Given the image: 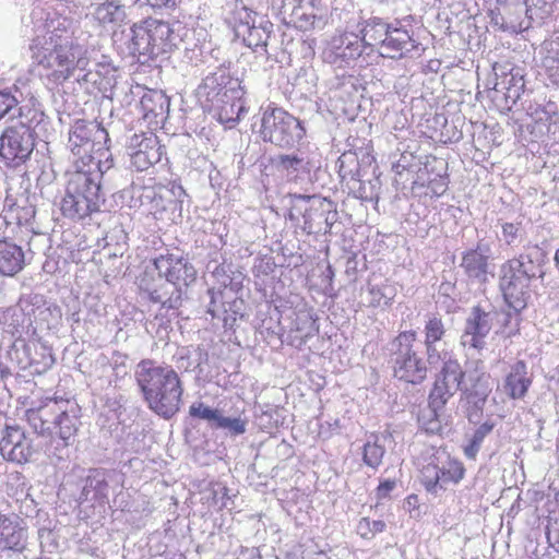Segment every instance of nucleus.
Segmentation results:
<instances>
[{
    "label": "nucleus",
    "instance_id": "nucleus-43",
    "mask_svg": "<svg viewBox=\"0 0 559 559\" xmlns=\"http://www.w3.org/2000/svg\"><path fill=\"white\" fill-rule=\"evenodd\" d=\"M495 424L485 421L475 429L467 443L464 445V454L469 460H475L485 438L492 431Z\"/></svg>",
    "mask_w": 559,
    "mask_h": 559
},
{
    "label": "nucleus",
    "instance_id": "nucleus-47",
    "mask_svg": "<svg viewBox=\"0 0 559 559\" xmlns=\"http://www.w3.org/2000/svg\"><path fill=\"white\" fill-rule=\"evenodd\" d=\"M358 187L354 190V195L364 202H374L379 200L380 180L374 178L369 181L356 180Z\"/></svg>",
    "mask_w": 559,
    "mask_h": 559
},
{
    "label": "nucleus",
    "instance_id": "nucleus-13",
    "mask_svg": "<svg viewBox=\"0 0 559 559\" xmlns=\"http://www.w3.org/2000/svg\"><path fill=\"white\" fill-rule=\"evenodd\" d=\"M473 364L474 369H467L466 380L461 389L466 417L471 423L480 419L485 404L493 389V380L486 372L484 364L480 360Z\"/></svg>",
    "mask_w": 559,
    "mask_h": 559
},
{
    "label": "nucleus",
    "instance_id": "nucleus-63",
    "mask_svg": "<svg viewBox=\"0 0 559 559\" xmlns=\"http://www.w3.org/2000/svg\"><path fill=\"white\" fill-rule=\"evenodd\" d=\"M547 51L555 55V59L559 58V29L555 32L554 37L547 44Z\"/></svg>",
    "mask_w": 559,
    "mask_h": 559
},
{
    "label": "nucleus",
    "instance_id": "nucleus-55",
    "mask_svg": "<svg viewBox=\"0 0 559 559\" xmlns=\"http://www.w3.org/2000/svg\"><path fill=\"white\" fill-rule=\"evenodd\" d=\"M38 539L40 547L51 552L55 548H57V543L55 539V534L50 527L43 526L38 528Z\"/></svg>",
    "mask_w": 559,
    "mask_h": 559
},
{
    "label": "nucleus",
    "instance_id": "nucleus-41",
    "mask_svg": "<svg viewBox=\"0 0 559 559\" xmlns=\"http://www.w3.org/2000/svg\"><path fill=\"white\" fill-rule=\"evenodd\" d=\"M107 144L102 152L91 154V157H86L80 165L76 162V169L82 173H94L99 174V186L102 187V178L112 168V158L108 152Z\"/></svg>",
    "mask_w": 559,
    "mask_h": 559
},
{
    "label": "nucleus",
    "instance_id": "nucleus-25",
    "mask_svg": "<svg viewBox=\"0 0 559 559\" xmlns=\"http://www.w3.org/2000/svg\"><path fill=\"white\" fill-rule=\"evenodd\" d=\"M27 544V526L17 514L0 512V550L23 552Z\"/></svg>",
    "mask_w": 559,
    "mask_h": 559
},
{
    "label": "nucleus",
    "instance_id": "nucleus-52",
    "mask_svg": "<svg viewBox=\"0 0 559 559\" xmlns=\"http://www.w3.org/2000/svg\"><path fill=\"white\" fill-rule=\"evenodd\" d=\"M229 272L230 265H218L213 271V276L225 289L229 287L228 293L233 294L238 288L240 282H235V277H231Z\"/></svg>",
    "mask_w": 559,
    "mask_h": 559
},
{
    "label": "nucleus",
    "instance_id": "nucleus-54",
    "mask_svg": "<svg viewBox=\"0 0 559 559\" xmlns=\"http://www.w3.org/2000/svg\"><path fill=\"white\" fill-rule=\"evenodd\" d=\"M177 368L183 371H189L192 367L197 368L201 361H198L194 366L191 361V350L188 347H182L177 350L174 356Z\"/></svg>",
    "mask_w": 559,
    "mask_h": 559
},
{
    "label": "nucleus",
    "instance_id": "nucleus-14",
    "mask_svg": "<svg viewBox=\"0 0 559 559\" xmlns=\"http://www.w3.org/2000/svg\"><path fill=\"white\" fill-rule=\"evenodd\" d=\"M0 438V453L7 461L24 464L29 462L40 451L39 444L25 429L13 419L4 418Z\"/></svg>",
    "mask_w": 559,
    "mask_h": 559
},
{
    "label": "nucleus",
    "instance_id": "nucleus-29",
    "mask_svg": "<svg viewBox=\"0 0 559 559\" xmlns=\"http://www.w3.org/2000/svg\"><path fill=\"white\" fill-rule=\"evenodd\" d=\"M233 80L224 70L207 74L198 87V96L204 102V106L212 108L225 97L224 94L231 93Z\"/></svg>",
    "mask_w": 559,
    "mask_h": 559
},
{
    "label": "nucleus",
    "instance_id": "nucleus-16",
    "mask_svg": "<svg viewBox=\"0 0 559 559\" xmlns=\"http://www.w3.org/2000/svg\"><path fill=\"white\" fill-rule=\"evenodd\" d=\"M331 211V200L319 195L294 194L288 219L308 235L322 231V217Z\"/></svg>",
    "mask_w": 559,
    "mask_h": 559
},
{
    "label": "nucleus",
    "instance_id": "nucleus-5",
    "mask_svg": "<svg viewBox=\"0 0 559 559\" xmlns=\"http://www.w3.org/2000/svg\"><path fill=\"white\" fill-rule=\"evenodd\" d=\"M40 107L22 105L20 119L8 126L0 135V162L10 168L24 165L35 148V128L44 120Z\"/></svg>",
    "mask_w": 559,
    "mask_h": 559
},
{
    "label": "nucleus",
    "instance_id": "nucleus-18",
    "mask_svg": "<svg viewBox=\"0 0 559 559\" xmlns=\"http://www.w3.org/2000/svg\"><path fill=\"white\" fill-rule=\"evenodd\" d=\"M139 288L155 304H160L162 309L176 311L182 304V288L162 276L154 277L148 270L139 280Z\"/></svg>",
    "mask_w": 559,
    "mask_h": 559
},
{
    "label": "nucleus",
    "instance_id": "nucleus-12",
    "mask_svg": "<svg viewBox=\"0 0 559 559\" xmlns=\"http://www.w3.org/2000/svg\"><path fill=\"white\" fill-rule=\"evenodd\" d=\"M123 483L124 476L117 469L91 468L83 479L78 502L80 504L92 503L104 507L109 503L110 495H116L114 504H117L118 495L122 491Z\"/></svg>",
    "mask_w": 559,
    "mask_h": 559
},
{
    "label": "nucleus",
    "instance_id": "nucleus-6",
    "mask_svg": "<svg viewBox=\"0 0 559 559\" xmlns=\"http://www.w3.org/2000/svg\"><path fill=\"white\" fill-rule=\"evenodd\" d=\"M537 254V247H534L533 251L526 250L500 266L499 288L507 305L518 312L527 305L532 281L542 275Z\"/></svg>",
    "mask_w": 559,
    "mask_h": 559
},
{
    "label": "nucleus",
    "instance_id": "nucleus-46",
    "mask_svg": "<svg viewBox=\"0 0 559 559\" xmlns=\"http://www.w3.org/2000/svg\"><path fill=\"white\" fill-rule=\"evenodd\" d=\"M338 174L342 179H355L359 173V162L356 153L345 152L337 159Z\"/></svg>",
    "mask_w": 559,
    "mask_h": 559
},
{
    "label": "nucleus",
    "instance_id": "nucleus-11",
    "mask_svg": "<svg viewBox=\"0 0 559 559\" xmlns=\"http://www.w3.org/2000/svg\"><path fill=\"white\" fill-rule=\"evenodd\" d=\"M464 474L465 467L461 461L452 457L444 450L438 449L421 467L420 480L428 492L438 495L449 485L459 484L464 478Z\"/></svg>",
    "mask_w": 559,
    "mask_h": 559
},
{
    "label": "nucleus",
    "instance_id": "nucleus-19",
    "mask_svg": "<svg viewBox=\"0 0 559 559\" xmlns=\"http://www.w3.org/2000/svg\"><path fill=\"white\" fill-rule=\"evenodd\" d=\"M131 166L138 171L147 170L157 164L163 154V146L158 138L152 132L134 133L128 141Z\"/></svg>",
    "mask_w": 559,
    "mask_h": 559
},
{
    "label": "nucleus",
    "instance_id": "nucleus-15",
    "mask_svg": "<svg viewBox=\"0 0 559 559\" xmlns=\"http://www.w3.org/2000/svg\"><path fill=\"white\" fill-rule=\"evenodd\" d=\"M439 366L441 368L436 374L433 388L429 394V406L435 413L442 409L448 401L462 389L463 379L467 376V370L462 369L453 354L445 356Z\"/></svg>",
    "mask_w": 559,
    "mask_h": 559
},
{
    "label": "nucleus",
    "instance_id": "nucleus-39",
    "mask_svg": "<svg viewBox=\"0 0 559 559\" xmlns=\"http://www.w3.org/2000/svg\"><path fill=\"white\" fill-rule=\"evenodd\" d=\"M151 36V41L156 48V55L166 52L171 46L173 29L168 22L148 19L144 21Z\"/></svg>",
    "mask_w": 559,
    "mask_h": 559
},
{
    "label": "nucleus",
    "instance_id": "nucleus-60",
    "mask_svg": "<svg viewBox=\"0 0 559 559\" xmlns=\"http://www.w3.org/2000/svg\"><path fill=\"white\" fill-rule=\"evenodd\" d=\"M395 486L396 483L390 479L380 483L377 489L378 498H386L390 495V492L395 488Z\"/></svg>",
    "mask_w": 559,
    "mask_h": 559
},
{
    "label": "nucleus",
    "instance_id": "nucleus-37",
    "mask_svg": "<svg viewBox=\"0 0 559 559\" xmlns=\"http://www.w3.org/2000/svg\"><path fill=\"white\" fill-rule=\"evenodd\" d=\"M128 49L130 55L139 59L144 57L147 60L157 56L156 48H154V44L151 41V36L144 21L132 26Z\"/></svg>",
    "mask_w": 559,
    "mask_h": 559
},
{
    "label": "nucleus",
    "instance_id": "nucleus-32",
    "mask_svg": "<svg viewBox=\"0 0 559 559\" xmlns=\"http://www.w3.org/2000/svg\"><path fill=\"white\" fill-rule=\"evenodd\" d=\"M25 266V253L22 247L13 241L0 240V274L14 276Z\"/></svg>",
    "mask_w": 559,
    "mask_h": 559
},
{
    "label": "nucleus",
    "instance_id": "nucleus-38",
    "mask_svg": "<svg viewBox=\"0 0 559 559\" xmlns=\"http://www.w3.org/2000/svg\"><path fill=\"white\" fill-rule=\"evenodd\" d=\"M391 25L392 23H386L380 17H371L365 21L360 28V40H362L364 49L366 47H372L377 48L379 52L384 37L388 35L389 29H391Z\"/></svg>",
    "mask_w": 559,
    "mask_h": 559
},
{
    "label": "nucleus",
    "instance_id": "nucleus-8",
    "mask_svg": "<svg viewBox=\"0 0 559 559\" xmlns=\"http://www.w3.org/2000/svg\"><path fill=\"white\" fill-rule=\"evenodd\" d=\"M390 357L394 377L407 383H421L427 377V359L419 355L417 333L403 331L390 344Z\"/></svg>",
    "mask_w": 559,
    "mask_h": 559
},
{
    "label": "nucleus",
    "instance_id": "nucleus-61",
    "mask_svg": "<svg viewBox=\"0 0 559 559\" xmlns=\"http://www.w3.org/2000/svg\"><path fill=\"white\" fill-rule=\"evenodd\" d=\"M524 86H525V82H524L523 76L521 74H519V72H516V73L511 72L510 79L508 80L507 87L515 88L519 91H524Z\"/></svg>",
    "mask_w": 559,
    "mask_h": 559
},
{
    "label": "nucleus",
    "instance_id": "nucleus-40",
    "mask_svg": "<svg viewBox=\"0 0 559 559\" xmlns=\"http://www.w3.org/2000/svg\"><path fill=\"white\" fill-rule=\"evenodd\" d=\"M277 168L293 182H299L304 175L310 173L309 162L297 155H280Z\"/></svg>",
    "mask_w": 559,
    "mask_h": 559
},
{
    "label": "nucleus",
    "instance_id": "nucleus-56",
    "mask_svg": "<svg viewBox=\"0 0 559 559\" xmlns=\"http://www.w3.org/2000/svg\"><path fill=\"white\" fill-rule=\"evenodd\" d=\"M544 66L551 82L559 85V58L555 59V55L547 51V56L544 59Z\"/></svg>",
    "mask_w": 559,
    "mask_h": 559
},
{
    "label": "nucleus",
    "instance_id": "nucleus-22",
    "mask_svg": "<svg viewBox=\"0 0 559 559\" xmlns=\"http://www.w3.org/2000/svg\"><path fill=\"white\" fill-rule=\"evenodd\" d=\"M496 317L497 312L493 310L486 311L480 306L473 307L465 322L461 344L464 347L481 349Z\"/></svg>",
    "mask_w": 559,
    "mask_h": 559
},
{
    "label": "nucleus",
    "instance_id": "nucleus-20",
    "mask_svg": "<svg viewBox=\"0 0 559 559\" xmlns=\"http://www.w3.org/2000/svg\"><path fill=\"white\" fill-rule=\"evenodd\" d=\"M362 52L360 35L345 32L331 38L323 51V58L336 68H345L356 61Z\"/></svg>",
    "mask_w": 559,
    "mask_h": 559
},
{
    "label": "nucleus",
    "instance_id": "nucleus-4",
    "mask_svg": "<svg viewBox=\"0 0 559 559\" xmlns=\"http://www.w3.org/2000/svg\"><path fill=\"white\" fill-rule=\"evenodd\" d=\"M48 311L45 307L43 297L39 295H29L21 297L16 305L0 308V326L3 333L15 338L10 358L16 360L20 369L24 370L31 366L29 347L22 340L23 335H34L36 328L34 323Z\"/></svg>",
    "mask_w": 559,
    "mask_h": 559
},
{
    "label": "nucleus",
    "instance_id": "nucleus-44",
    "mask_svg": "<svg viewBox=\"0 0 559 559\" xmlns=\"http://www.w3.org/2000/svg\"><path fill=\"white\" fill-rule=\"evenodd\" d=\"M526 7L527 16L532 21L540 22L549 17L555 8L556 0H522Z\"/></svg>",
    "mask_w": 559,
    "mask_h": 559
},
{
    "label": "nucleus",
    "instance_id": "nucleus-9",
    "mask_svg": "<svg viewBox=\"0 0 559 559\" xmlns=\"http://www.w3.org/2000/svg\"><path fill=\"white\" fill-rule=\"evenodd\" d=\"M235 36L253 51L267 52L270 37L274 33L273 23L264 15L248 8L242 1H236L230 16Z\"/></svg>",
    "mask_w": 559,
    "mask_h": 559
},
{
    "label": "nucleus",
    "instance_id": "nucleus-48",
    "mask_svg": "<svg viewBox=\"0 0 559 559\" xmlns=\"http://www.w3.org/2000/svg\"><path fill=\"white\" fill-rule=\"evenodd\" d=\"M386 527V524L381 520H370L368 518H362L359 520L357 524V534L362 538L371 539L377 534L382 533Z\"/></svg>",
    "mask_w": 559,
    "mask_h": 559
},
{
    "label": "nucleus",
    "instance_id": "nucleus-62",
    "mask_svg": "<svg viewBox=\"0 0 559 559\" xmlns=\"http://www.w3.org/2000/svg\"><path fill=\"white\" fill-rule=\"evenodd\" d=\"M431 412L433 416H437V412L435 413L432 409ZM423 427L427 432L430 433H438L441 429L440 423L436 417L431 418L428 423L423 421Z\"/></svg>",
    "mask_w": 559,
    "mask_h": 559
},
{
    "label": "nucleus",
    "instance_id": "nucleus-50",
    "mask_svg": "<svg viewBox=\"0 0 559 559\" xmlns=\"http://www.w3.org/2000/svg\"><path fill=\"white\" fill-rule=\"evenodd\" d=\"M523 236V228L521 223H502L501 224V240L506 245L513 247L516 246Z\"/></svg>",
    "mask_w": 559,
    "mask_h": 559
},
{
    "label": "nucleus",
    "instance_id": "nucleus-49",
    "mask_svg": "<svg viewBox=\"0 0 559 559\" xmlns=\"http://www.w3.org/2000/svg\"><path fill=\"white\" fill-rule=\"evenodd\" d=\"M215 427L226 430L230 436H239L246 432L247 420L241 417H224L219 414Z\"/></svg>",
    "mask_w": 559,
    "mask_h": 559
},
{
    "label": "nucleus",
    "instance_id": "nucleus-64",
    "mask_svg": "<svg viewBox=\"0 0 559 559\" xmlns=\"http://www.w3.org/2000/svg\"><path fill=\"white\" fill-rule=\"evenodd\" d=\"M10 376H12L11 369L4 362L0 361V383Z\"/></svg>",
    "mask_w": 559,
    "mask_h": 559
},
{
    "label": "nucleus",
    "instance_id": "nucleus-7",
    "mask_svg": "<svg viewBox=\"0 0 559 559\" xmlns=\"http://www.w3.org/2000/svg\"><path fill=\"white\" fill-rule=\"evenodd\" d=\"M104 201L98 171L82 173L75 169L68 176L58 205L66 218L76 222L99 212Z\"/></svg>",
    "mask_w": 559,
    "mask_h": 559
},
{
    "label": "nucleus",
    "instance_id": "nucleus-51",
    "mask_svg": "<svg viewBox=\"0 0 559 559\" xmlns=\"http://www.w3.org/2000/svg\"><path fill=\"white\" fill-rule=\"evenodd\" d=\"M97 55V50L95 49V60H93L92 67L97 71L102 79H104L106 84L110 85L115 76L116 68L106 56L102 55L100 58H98Z\"/></svg>",
    "mask_w": 559,
    "mask_h": 559
},
{
    "label": "nucleus",
    "instance_id": "nucleus-10",
    "mask_svg": "<svg viewBox=\"0 0 559 559\" xmlns=\"http://www.w3.org/2000/svg\"><path fill=\"white\" fill-rule=\"evenodd\" d=\"M260 136L282 148H290L305 136L302 123L293 115L278 107L269 106L261 116Z\"/></svg>",
    "mask_w": 559,
    "mask_h": 559
},
{
    "label": "nucleus",
    "instance_id": "nucleus-53",
    "mask_svg": "<svg viewBox=\"0 0 559 559\" xmlns=\"http://www.w3.org/2000/svg\"><path fill=\"white\" fill-rule=\"evenodd\" d=\"M189 415L193 418H200L207 421H215L218 418L219 412L206 406L202 402L193 403L189 408Z\"/></svg>",
    "mask_w": 559,
    "mask_h": 559
},
{
    "label": "nucleus",
    "instance_id": "nucleus-36",
    "mask_svg": "<svg viewBox=\"0 0 559 559\" xmlns=\"http://www.w3.org/2000/svg\"><path fill=\"white\" fill-rule=\"evenodd\" d=\"M126 4V2L120 4L116 0H107L97 4L92 12L87 13L86 19L102 27L117 25L124 19L123 7Z\"/></svg>",
    "mask_w": 559,
    "mask_h": 559
},
{
    "label": "nucleus",
    "instance_id": "nucleus-42",
    "mask_svg": "<svg viewBox=\"0 0 559 559\" xmlns=\"http://www.w3.org/2000/svg\"><path fill=\"white\" fill-rule=\"evenodd\" d=\"M368 295L370 307H388L396 296V288L388 280H383L380 283L369 281Z\"/></svg>",
    "mask_w": 559,
    "mask_h": 559
},
{
    "label": "nucleus",
    "instance_id": "nucleus-2",
    "mask_svg": "<svg viewBox=\"0 0 559 559\" xmlns=\"http://www.w3.org/2000/svg\"><path fill=\"white\" fill-rule=\"evenodd\" d=\"M26 420L38 437L48 438L45 453L62 461L80 425L81 408L75 401L49 399L26 411Z\"/></svg>",
    "mask_w": 559,
    "mask_h": 559
},
{
    "label": "nucleus",
    "instance_id": "nucleus-27",
    "mask_svg": "<svg viewBox=\"0 0 559 559\" xmlns=\"http://www.w3.org/2000/svg\"><path fill=\"white\" fill-rule=\"evenodd\" d=\"M417 47L416 40L401 22L392 23L391 29L380 46L379 55L384 58L400 59L412 52Z\"/></svg>",
    "mask_w": 559,
    "mask_h": 559
},
{
    "label": "nucleus",
    "instance_id": "nucleus-30",
    "mask_svg": "<svg viewBox=\"0 0 559 559\" xmlns=\"http://www.w3.org/2000/svg\"><path fill=\"white\" fill-rule=\"evenodd\" d=\"M499 10V15L495 17V22L503 31L521 33L531 27L533 21L527 16L528 12L522 0H519L513 7L507 3L501 4Z\"/></svg>",
    "mask_w": 559,
    "mask_h": 559
},
{
    "label": "nucleus",
    "instance_id": "nucleus-58",
    "mask_svg": "<svg viewBox=\"0 0 559 559\" xmlns=\"http://www.w3.org/2000/svg\"><path fill=\"white\" fill-rule=\"evenodd\" d=\"M180 0H145L143 5H148L153 9H173L175 8Z\"/></svg>",
    "mask_w": 559,
    "mask_h": 559
},
{
    "label": "nucleus",
    "instance_id": "nucleus-35",
    "mask_svg": "<svg viewBox=\"0 0 559 559\" xmlns=\"http://www.w3.org/2000/svg\"><path fill=\"white\" fill-rule=\"evenodd\" d=\"M292 332H295L296 335L292 337L290 344L298 348L319 332L317 320L313 318L311 310L299 309L295 312Z\"/></svg>",
    "mask_w": 559,
    "mask_h": 559
},
{
    "label": "nucleus",
    "instance_id": "nucleus-21",
    "mask_svg": "<svg viewBox=\"0 0 559 559\" xmlns=\"http://www.w3.org/2000/svg\"><path fill=\"white\" fill-rule=\"evenodd\" d=\"M490 260L491 249L489 245L478 242L475 248L462 252L460 267L469 282L484 285L493 277V267Z\"/></svg>",
    "mask_w": 559,
    "mask_h": 559
},
{
    "label": "nucleus",
    "instance_id": "nucleus-17",
    "mask_svg": "<svg viewBox=\"0 0 559 559\" xmlns=\"http://www.w3.org/2000/svg\"><path fill=\"white\" fill-rule=\"evenodd\" d=\"M109 141L108 132L95 121L76 120L70 128L68 146L80 163L102 152Z\"/></svg>",
    "mask_w": 559,
    "mask_h": 559
},
{
    "label": "nucleus",
    "instance_id": "nucleus-28",
    "mask_svg": "<svg viewBox=\"0 0 559 559\" xmlns=\"http://www.w3.org/2000/svg\"><path fill=\"white\" fill-rule=\"evenodd\" d=\"M234 87H231V93L224 94L222 100L215 104L210 110H214L217 114L218 120L227 124L229 128L234 127L241 118V116L247 112L246 103L243 100V90L240 86L239 82H230Z\"/></svg>",
    "mask_w": 559,
    "mask_h": 559
},
{
    "label": "nucleus",
    "instance_id": "nucleus-45",
    "mask_svg": "<svg viewBox=\"0 0 559 559\" xmlns=\"http://www.w3.org/2000/svg\"><path fill=\"white\" fill-rule=\"evenodd\" d=\"M384 453L385 449L382 444L378 442L377 438H374V440L372 441L368 440L364 445V463L367 466L376 469L382 463Z\"/></svg>",
    "mask_w": 559,
    "mask_h": 559
},
{
    "label": "nucleus",
    "instance_id": "nucleus-26",
    "mask_svg": "<svg viewBox=\"0 0 559 559\" xmlns=\"http://www.w3.org/2000/svg\"><path fill=\"white\" fill-rule=\"evenodd\" d=\"M210 298L207 313L223 321L224 328H231L238 316H241L242 300H238L226 290H207Z\"/></svg>",
    "mask_w": 559,
    "mask_h": 559
},
{
    "label": "nucleus",
    "instance_id": "nucleus-59",
    "mask_svg": "<svg viewBox=\"0 0 559 559\" xmlns=\"http://www.w3.org/2000/svg\"><path fill=\"white\" fill-rule=\"evenodd\" d=\"M504 98H506V106L508 109H510L513 105L516 104V102L520 99L522 93L524 91H519L511 87H506Z\"/></svg>",
    "mask_w": 559,
    "mask_h": 559
},
{
    "label": "nucleus",
    "instance_id": "nucleus-1",
    "mask_svg": "<svg viewBox=\"0 0 559 559\" xmlns=\"http://www.w3.org/2000/svg\"><path fill=\"white\" fill-rule=\"evenodd\" d=\"M24 35L29 38L28 50L34 64L45 71L41 75L50 88L62 85L76 70L83 72L76 81L86 91L106 90L104 79L92 67L95 60L93 36L75 22L47 7H34L23 20Z\"/></svg>",
    "mask_w": 559,
    "mask_h": 559
},
{
    "label": "nucleus",
    "instance_id": "nucleus-31",
    "mask_svg": "<svg viewBox=\"0 0 559 559\" xmlns=\"http://www.w3.org/2000/svg\"><path fill=\"white\" fill-rule=\"evenodd\" d=\"M532 379L528 377L527 366L523 360L514 362L503 382L506 394L512 400H522L526 395Z\"/></svg>",
    "mask_w": 559,
    "mask_h": 559
},
{
    "label": "nucleus",
    "instance_id": "nucleus-34",
    "mask_svg": "<svg viewBox=\"0 0 559 559\" xmlns=\"http://www.w3.org/2000/svg\"><path fill=\"white\" fill-rule=\"evenodd\" d=\"M140 108L145 120L158 123L168 114L169 99L159 91H148L141 97Z\"/></svg>",
    "mask_w": 559,
    "mask_h": 559
},
{
    "label": "nucleus",
    "instance_id": "nucleus-23",
    "mask_svg": "<svg viewBox=\"0 0 559 559\" xmlns=\"http://www.w3.org/2000/svg\"><path fill=\"white\" fill-rule=\"evenodd\" d=\"M157 274L176 286L187 287L195 281L197 271L187 259L181 255L167 253L156 257L153 261Z\"/></svg>",
    "mask_w": 559,
    "mask_h": 559
},
{
    "label": "nucleus",
    "instance_id": "nucleus-33",
    "mask_svg": "<svg viewBox=\"0 0 559 559\" xmlns=\"http://www.w3.org/2000/svg\"><path fill=\"white\" fill-rule=\"evenodd\" d=\"M39 107L37 99L32 95L31 91L14 84L12 87L0 91V119L3 118L13 109L20 108L22 105H28V107Z\"/></svg>",
    "mask_w": 559,
    "mask_h": 559
},
{
    "label": "nucleus",
    "instance_id": "nucleus-3",
    "mask_svg": "<svg viewBox=\"0 0 559 559\" xmlns=\"http://www.w3.org/2000/svg\"><path fill=\"white\" fill-rule=\"evenodd\" d=\"M134 376L151 411L164 419H170L180 411L183 384L171 366H157L150 359H143L138 364Z\"/></svg>",
    "mask_w": 559,
    "mask_h": 559
},
{
    "label": "nucleus",
    "instance_id": "nucleus-24",
    "mask_svg": "<svg viewBox=\"0 0 559 559\" xmlns=\"http://www.w3.org/2000/svg\"><path fill=\"white\" fill-rule=\"evenodd\" d=\"M424 346L427 362L430 367H438L445 356L452 355L445 342L447 329L441 317L428 316L424 325Z\"/></svg>",
    "mask_w": 559,
    "mask_h": 559
},
{
    "label": "nucleus",
    "instance_id": "nucleus-57",
    "mask_svg": "<svg viewBox=\"0 0 559 559\" xmlns=\"http://www.w3.org/2000/svg\"><path fill=\"white\" fill-rule=\"evenodd\" d=\"M337 219L335 204L331 201V211L325 212L322 217V231L326 233Z\"/></svg>",
    "mask_w": 559,
    "mask_h": 559
}]
</instances>
